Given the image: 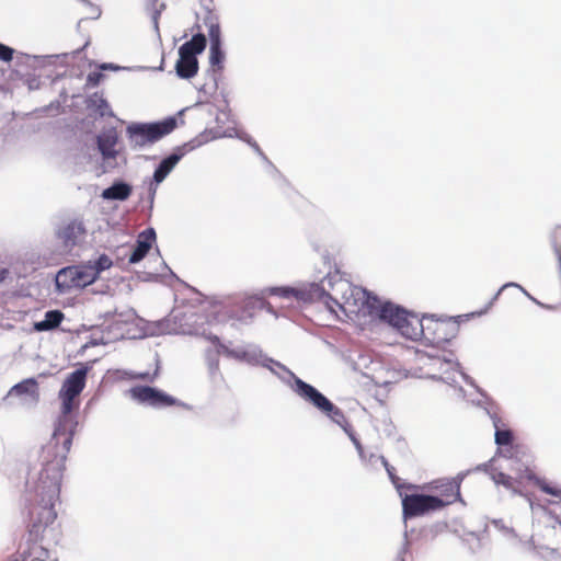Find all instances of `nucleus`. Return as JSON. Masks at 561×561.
I'll return each instance as SVG.
<instances>
[{
  "mask_svg": "<svg viewBox=\"0 0 561 561\" xmlns=\"http://www.w3.org/2000/svg\"><path fill=\"white\" fill-rule=\"evenodd\" d=\"M88 367L68 375L59 391L60 414L49 440L31 455L25 483V508L30 518V535L35 539H55L54 524L60 503L62 476L67 455L72 445L78 420L77 398L85 387Z\"/></svg>",
  "mask_w": 561,
  "mask_h": 561,
  "instance_id": "f257e3e1",
  "label": "nucleus"
},
{
  "mask_svg": "<svg viewBox=\"0 0 561 561\" xmlns=\"http://www.w3.org/2000/svg\"><path fill=\"white\" fill-rule=\"evenodd\" d=\"M345 301L350 302V310H341L346 317H366L390 325L405 339H415L424 333L423 320L404 308L379 297L371 295L366 289L354 286L353 290L344 295Z\"/></svg>",
  "mask_w": 561,
  "mask_h": 561,
  "instance_id": "f03ea898",
  "label": "nucleus"
},
{
  "mask_svg": "<svg viewBox=\"0 0 561 561\" xmlns=\"http://www.w3.org/2000/svg\"><path fill=\"white\" fill-rule=\"evenodd\" d=\"M448 325L443 322H433L428 325L423 324L424 333L416 336L424 337L432 344V348L426 352L417 353V363L421 370L420 377L440 380L449 386H455L457 377L462 378L467 383L473 386L477 391L485 397L484 392L476 386L473 379L460 370V364L455 354L450 351L440 350V346L449 342L447 334Z\"/></svg>",
  "mask_w": 561,
  "mask_h": 561,
  "instance_id": "7ed1b4c3",
  "label": "nucleus"
},
{
  "mask_svg": "<svg viewBox=\"0 0 561 561\" xmlns=\"http://www.w3.org/2000/svg\"><path fill=\"white\" fill-rule=\"evenodd\" d=\"M323 263L328 266L327 275L320 283H311L308 290L293 287H271L267 293L285 299L296 298L297 300H319L327 309L339 317V310H350L352 304L343 300L347 291L353 290V285L341 277L340 271L331 265L329 256H323Z\"/></svg>",
  "mask_w": 561,
  "mask_h": 561,
  "instance_id": "20e7f679",
  "label": "nucleus"
},
{
  "mask_svg": "<svg viewBox=\"0 0 561 561\" xmlns=\"http://www.w3.org/2000/svg\"><path fill=\"white\" fill-rule=\"evenodd\" d=\"M259 365L268 369L283 383L288 386L299 398L311 404L335 424H343L344 413L313 386L298 378L280 362L268 357L264 352Z\"/></svg>",
  "mask_w": 561,
  "mask_h": 561,
  "instance_id": "39448f33",
  "label": "nucleus"
},
{
  "mask_svg": "<svg viewBox=\"0 0 561 561\" xmlns=\"http://www.w3.org/2000/svg\"><path fill=\"white\" fill-rule=\"evenodd\" d=\"M175 127L176 118L173 116L153 123H130L126 127V136L130 147L140 150L157 142Z\"/></svg>",
  "mask_w": 561,
  "mask_h": 561,
  "instance_id": "423d86ee",
  "label": "nucleus"
},
{
  "mask_svg": "<svg viewBox=\"0 0 561 561\" xmlns=\"http://www.w3.org/2000/svg\"><path fill=\"white\" fill-rule=\"evenodd\" d=\"M206 45V36L202 33H197L179 48V59L175 64L178 77L181 79H191L197 73V55L204 51Z\"/></svg>",
  "mask_w": 561,
  "mask_h": 561,
  "instance_id": "0eeeda50",
  "label": "nucleus"
},
{
  "mask_svg": "<svg viewBox=\"0 0 561 561\" xmlns=\"http://www.w3.org/2000/svg\"><path fill=\"white\" fill-rule=\"evenodd\" d=\"M96 279V273L87 264L72 265L61 268L55 277L59 293H67L71 288H83Z\"/></svg>",
  "mask_w": 561,
  "mask_h": 561,
  "instance_id": "6e6552de",
  "label": "nucleus"
},
{
  "mask_svg": "<svg viewBox=\"0 0 561 561\" xmlns=\"http://www.w3.org/2000/svg\"><path fill=\"white\" fill-rule=\"evenodd\" d=\"M449 501H442L438 496L426 494H410L402 499L404 518L415 517L432 511H438L448 505Z\"/></svg>",
  "mask_w": 561,
  "mask_h": 561,
  "instance_id": "1a4fd4ad",
  "label": "nucleus"
},
{
  "mask_svg": "<svg viewBox=\"0 0 561 561\" xmlns=\"http://www.w3.org/2000/svg\"><path fill=\"white\" fill-rule=\"evenodd\" d=\"M130 398L151 408H164L176 403V399L150 386H135L129 389Z\"/></svg>",
  "mask_w": 561,
  "mask_h": 561,
  "instance_id": "9d476101",
  "label": "nucleus"
},
{
  "mask_svg": "<svg viewBox=\"0 0 561 561\" xmlns=\"http://www.w3.org/2000/svg\"><path fill=\"white\" fill-rule=\"evenodd\" d=\"M207 339L213 344L218 345V353H222L227 357L244 362L253 366L259 365V362L262 358L263 351L259 345L248 344L245 346L230 348L226 344L221 343L217 335H208Z\"/></svg>",
  "mask_w": 561,
  "mask_h": 561,
  "instance_id": "9b49d317",
  "label": "nucleus"
},
{
  "mask_svg": "<svg viewBox=\"0 0 561 561\" xmlns=\"http://www.w3.org/2000/svg\"><path fill=\"white\" fill-rule=\"evenodd\" d=\"M16 397L24 408H34L39 402V387L35 378H26L15 383L8 391L5 400Z\"/></svg>",
  "mask_w": 561,
  "mask_h": 561,
  "instance_id": "f8f14e48",
  "label": "nucleus"
},
{
  "mask_svg": "<svg viewBox=\"0 0 561 561\" xmlns=\"http://www.w3.org/2000/svg\"><path fill=\"white\" fill-rule=\"evenodd\" d=\"M193 148V146L190 147L188 145L178 147L171 154H169L168 157L163 158L160 161V163L158 164L153 172V183L150 184L151 198H153L156 194L157 186L165 180V178L171 173V171L185 156V153L192 150Z\"/></svg>",
  "mask_w": 561,
  "mask_h": 561,
  "instance_id": "ddd939ff",
  "label": "nucleus"
},
{
  "mask_svg": "<svg viewBox=\"0 0 561 561\" xmlns=\"http://www.w3.org/2000/svg\"><path fill=\"white\" fill-rule=\"evenodd\" d=\"M463 474L457 478H444L432 482V489L439 492V500L449 501L448 505L460 497V484Z\"/></svg>",
  "mask_w": 561,
  "mask_h": 561,
  "instance_id": "4468645a",
  "label": "nucleus"
},
{
  "mask_svg": "<svg viewBox=\"0 0 561 561\" xmlns=\"http://www.w3.org/2000/svg\"><path fill=\"white\" fill-rule=\"evenodd\" d=\"M118 142V133L116 128L110 127L104 129L96 138L98 148L103 157V160L115 159L118 151L115 149Z\"/></svg>",
  "mask_w": 561,
  "mask_h": 561,
  "instance_id": "2eb2a0df",
  "label": "nucleus"
},
{
  "mask_svg": "<svg viewBox=\"0 0 561 561\" xmlns=\"http://www.w3.org/2000/svg\"><path fill=\"white\" fill-rule=\"evenodd\" d=\"M84 232L85 229L82 221L75 219L62 225L58 229L57 236L64 243L65 248L71 249L78 243Z\"/></svg>",
  "mask_w": 561,
  "mask_h": 561,
  "instance_id": "dca6fc26",
  "label": "nucleus"
},
{
  "mask_svg": "<svg viewBox=\"0 0 561 561\" xmlns=\"http://www.w3.org/2000/svg\"><path fill=\"white\" fill-rule=\"evenodd\" d=\"M194 110L197 112V116L199 118H204L206 116L215 118L216 126L206 129L204 135L209 134L213 139V130L219 128L220 130H226L222 128V125L228 121L229 114L225 111H219L215 105L209 103H198L194 106Z\"/></svg>",
  "mask_w": 561,
  "mask_h": 561,
  "instance_id": "f3484780",
  "label": "nucleus"
},
{
  "mask_svg": "<svg viewBox=\"0 0 561 561\" xmlns=\"http://www.w3.org/2000/svg\"><path fill=\"white\" fill-rule=\"evenodd\" d=\"M156 241V231L153 228H147L137 238L136 245L129 256V263L135 264L140 262L148 251L151 249L152 243Z\"/></svg>",
  "mask_w": 561,
  "mask_h": 561,
  "instance_id": "a211bd4d",
  "label": "nucleus"
},
{
  "mask_svg": "<svg viewBox=\"0 0 561 561\" xmlns=\"http://www.w3.org/2000/svg\"><path fill=\"white\" fill-rule=\"evenodd\" d=\"M222 137H227V138L236 137V138L241 139L242 141L249 144L255 150V152H257L261 157H263L265 159V156L261 151L259 145L247 133L239 131L236 127H227L226 130H220L219 128L213 130V139H218V138H222Z\"/></svg>",
  "mask_w": 561,
  "mask_h": 561,
  "instance_id": "6ab92c4d",
  "label": "nucleus"
},
{
  "mask_svg": "<svg viewBox=\"0 0 561 561\" xmlns=\"http://www.w3.org/2000/svg\"><path fill=\"white\" fill-rule=\"evenodd\" d=\"M131 194V186L123 181H116L103 190L101 197L106 201H126Z\"/></svg>",
  "mask_w": 561,
  "mask_h": 561,
  "instance_id": "aec40b11",
  "label": "nucleus"
},
{
  "mask_svg": "<svg viewBox=\"0 0 561 561\" xmlns=\"http://www.w3.org/2000/svg\"><path fill=\"white\" fill-rule=\"evenodd\" d=\"M64 320V313L60 310H49L45 313L43 320L34 323L36 332L50 331L59 327Z\"/></svg>",
  "mask_w": 561,
  "mask_h": 561,
  "instance_id": "412c9836",
  "label": "nucleus"
},
{
  "mask_svg": "<svg viewBox=\"0 0 561 561\" xmlns=\"http://www.w3.org/2000/svg\"><path fill=\"white\" fill-rule=\"evenodd\" d=\"M491 479L496 485H503L506 490L511 491L513 494H520L516 483V479L504 473L497 468H492L491 470Z\"/></svg>",
  "mask_w": 561,
  "mask_h": 561,
  "instance_id": "4be33fe9",
  "label": "nucleus"
},
{
  "mask_svg": "<svg viewBox=\"0 0 561 561\" xmlns=\"http://www.w3.org/2000/svg\"><path fill=\"white\" fill-rule=\"evenodd\" d=\"M87 105L91 110H95L100 116H114V113L112 112L110 104L98 92L93 93L89 96L87 101Z\"/></svg>",
  "mask_w": 561,
  "mask_h": 561,
  "instance_id": "5701e85b",
  "label": "nucleus"
},
{
  "mask_svg": "<svg viewBox=\"0 0 561 561\" xmlns=\"http://www.w3.org/2000/svg\"><path fill=\"white\" fill-rule=\"evenodd\" d=\"M493 425L495 427V444L500 447L502 446H511L513 442V434L510 430H502L499 426L500 420L495 416H492Z\"/></svg>",
  "mask_w": 561,
  "mask_h": 561,
  "instance_id": "b1692460",
  "label": "nucleus"
},
{
  "mask_svg": "<svg viewBox=\"0 0 561 561\" xmlns=\"http://www.w3.org/2000/svg\"><path fill=\"white\" fill-rule=\"evenodd\" d=\"M22 561H48L49 559V551L42 547L34 545L32 548L28 549V551H23Z\"/></svg>",
  "mask_w": 561,
  "mask_h": 561,
  "instance_id": "393cba45",
  "label": "nucleus"
},
{
  "mask_svg": "<svg viewBox=\"0 0 561 561\" xmlns=\"http://www.w3.org/2000/svg\"><path fill=\"white\" fill-rule=\"evenodd\" d=\"M87 266H90L92 270H94L98 278L101 272L112 266V260L106 254H102L96 260L89 261Z\"/></svg>",
  "mask_w": 561,
  "mask_h": 561,
  "instance_id": "a878e982",
  "label": "nucleus"
},
{
  "mask_svg": "<svg viewBox=\"0 0 561 561\" xmlns=\"http://www.w3.org/2000/svg\"><path fill=\"white\" fill-rule=\"evenodd\" d=\"M225 60V51L222 50L221 44L210 45L209 47V62L211 66L222 68Z\"/></svg>",
  "mask_w": 561,
  "mask_h": 561,
  "instance_id": "bb28decb",
  "label": "nucleus"
},
{
  "mask_svg": "<svg viewBox=\"0 0 561 561\" xmlns=\"http://www.w3.org/2000/svg\"><path fill=\"white\" fill-rule=\"evenodd\" d=\"M216 346V351H211V350H208L206 352V363H207V367H208V370H209V374L211 376H215L216 374L219 373V354L218 353V345L217 344H214Z\"/></svg>",
  "mask_w": 561,
  "mask_h": 561,
  "instance_id": "cd10ccee",
  "label": "nucleus"
},
{
  "mask_svg": "<svg viewBox=\"0 0 561 561\" xmlns=\"http://www.w3.org/2000/svg\"><path fill=\"white\" fill-rule=\"evenodd\" d=\"M136 313L133 309H128L122 311L119 313L115 312L113 314V325L119 328L121 324H127L135 321Z\"/></svg>",
  "mask_w": 561,
  "mask_h": 561,
  "instance_id": "c85d7f7f",
  "label": "nucleus"
},
{
  "mask_svg": "<svg viewBox=\"0 0 561 561\" xmlns=\"http://www.w3.org/2000/svg\"><path fill=\"white\" fill-rule=\"evenodd\" d=\"M136 313L133 309H128L122 311L119 313L115 312L113 314V325L119 328L121 324H127L135 321Z\"/></svg>",
  "mask_w": 561,
  "mask_h": 561,
  "instance_id": "c756f323",
  "label": "nucleus"
},
{
  "mask_svg": "<svg viewBox=\"0 0 561 561\" xmlns=\"http://www.w3.org/2000/svg\"><path fill=\"white\" fill-rule=\"evenodd\" d=\"M210 45L221 44V32L218 23L210 22L208 25Z\"/></svg>",
  "mask_w": 561,
  "mask_h": 561,
  "instance_id": "7c9ffc66",
  "label": "nucleus"
},
{
  "mask_svg": "<svg viewBox=\"0 0 561 561\" xmlns=\"http://www.w3.org/2000/svg\"><path fill=\"white\" fill-rule=\"evenodd\" d=\"M518 542L520 543L522 546V549L526 552H529L536 557H543L545 554L542 553L541 550L538 549V546L535 543L534 539L533 538H529L528 540H518Z\"/></svg>",
  "mask_w": 561,
  "mask_h": 561,
  "instance_id": "2f4dec72",
  "label": "nucleus"
},
{
  "mask_svg": "<svg viewBox=\"0 0 561 561\" xmlns=\"http://www.w3.org/2000/svg\"><path fill=\"white\" fill-rule=\"evenodd\" d=\"M337 425L341 426L345 431V433L348 435V437L353 442L354 446L356 447L359 456L363 457V447H362L359 440L354 435V433L348 428V424L346 422V419L344 417L343 424H337Z\"/></svg>",
  "mask_w": 561,
  "mask_h": 561,
  "instance_id": "473e14b6",
  "label": "nucleus"
},
{
  "mask_svg": "<svg viewBox=\"0 0 561 561\" xmlns=\"http://www.w3.org/2000/svg\"><path fill=\"white\" fill-rule=\"evenodd\" d=\"M14 49L0 43V60L9 62L13 59Z\"/></svg>",
  "mask_w": 561,
  "mask_h": 561,
  "instance_id": "72a5a7b5",
  "label": "nucleus"
},
{
  "mask_svg": "<svg viewBox=\"0 0 561 561\" xmlns=\"http://www.w3.org/2000/svg\"><path fill=\"white\" fill-rule=\"evenodd\" d=\"M508 287H511V288L516 287V288L520 289V290H522V291H523L527 297H529L530 299H533L536 304L540 305V304H539L536 299H534V298H533V297H531V296H530V295H529V294H528V293H527V291H526V290H525V289H524L519 284H517V283H513V282H510V283L504 284V285L499 289V291L496 293V295H495L494 299H496V298L500 296V294H501L504 289H506V288H508Z\"/></svg>",
  "mask_w": 561,
  "mask_h": 561,
  "instance_id": "f704fd0d",
  "label": "nucleus"
},
{
  "mask_svg": "<svg viewBox=\"0 0 561 561\" xmlns=\"http://www.w3.org/2000/svg\"><path fill=\"white\" fill-rule=\"evenodd\" d=\"M540 489L547 494H550L553 496H561V489H559L558 486L550 485L548 483H543L540 485Z\"/></svg>",
  "mask_w": 561,
  "mask_h": 561,
  "instance_id": "c9c22d12",
  "label": "nucleus"
},
{
  "mask_svg": "<svg viewBox=\"0 0 561 561\" xmlns=\"http://www.w3.org/2000/svg\"><path fill=\"white\" fill-rule=\"evenodd\" d=\"M103 78V75L99 71L90 72L87 77L88 84L95 87L100 83L101 79Z\"/></svg>",
  "mask_w": 561,
  "mask_h": 561,
  "instance_id": "e433bc0d",
  "label": "nucleus"
},
{
  "mask_svg": "<svg viewBox=\"0 0 561 561\" xmlns=\"http://www.w3.org/2000/svg\"><path fill=\"white\" fill-rule=\"evenodd\" d=\"M492 468H496L494 466V460H491V461L485 462V463L478 465L474 468V471H485V472H488L491 476Z\"/></svg>",
  "mask_w": 561,
  "mask_h": 561,
  "instance_id": "4c0bfd02",
  "label": "nucleus"
},
{
  "mask_svg": "<svg viewBox=\"0 0 561 561\" xmlns=\"http://www.w3.org/2000/svg\"><path fill=\"white\" fill-rule=\"evenodd\" d=\"M408 550H409V542L405 539L404 542H403L402 548L400 549V551L398 553V557H397L396 561H405L404 556L408 552Z\"/></svg>",
  "mask_w": 561,
  "mask_h": 561,
  "instance_id": "58836bf2",
  "label": "nucleus"
},
{
  "mask_svg": "<svg viewBox=\"0 0 561 561\" xmlns=\"http://www.w3.org/2000/svg\"><path fill=\"white\" fill-rule=\"evenodd\" d=\"M501 531L508 539H517V535L515 534L514 529L506 525H505V528H502Z\"/></svg>",
  "mask_w": 561,
  "mask_h": 561,
  "instance_id": "ea45409f",
  "label": "nucleus"
},
{
  "mask_svg": "<svg viewBox=\"0 0 561 561\" xmlns=\"http://www.w3.org/2000/svg\"><path fill=\"white\" fill-rule=\"evenodd\" d=\"M249 305H252L253 308L255 305H257L260 308L266 307L270 312H273L272 307L270 305H266L263 300H260V299L251 300L248 302V306Z\"/></svg>",
  "mask_w": 561,
  "mask_h": 561,
  "instance_id": "a19ab883",
  "label": "nucleus"
},
{
  "mask_svg": "<svg viewBox=\"0 0 561 561\" xmlns=\"http://www.w3.org/2000/svg\"><path fill=\"white\" fill-rule=\"evenodd\" d=\"M538 549L541 550L542 553L545 554L542 558H551L556 552L554 549L545 546H538Z\"/></svg>",
  "mask_w": 561,
  "mask_h": 561,
  "instance_id": "79ce46f5",
  "label": "nucleus"
},
{
  "mask_svg": "<svg viewBox=\"0 0 561 561\" xmlns=\"http://www.w3.org/2000/svg\"><path fill=\"white\" fill-rule=\"evenodd\" d=\"M381 461H382V463H383V466H385V468H386V470H387V472H388V474H389L390 479H391V480L393 481V483H394V482H396V481H394V474H393V472H392V471H393V468L389 466L388 461H387L383 457H381Z\"/></svg>",
  "mask_w": 561,
  "mask_h": 561,
  "instance_id": "37998d69",
  "label": "nucleus"
},
{
  "mask_svg": "<svg viewBox=\"0 0 561 561\" xmlns=\"http://www.w3.org/2000/svg\"><path fill=\"white\" fill-rule=\"evenodd\" d=\"M159 16H160V11L156 10L152 14V22H153V26H154L156 31H159Z\"/></svg>",
  "mask_w": 561,
  "mask_h": 561,
  "instance_id": "c03bdc74",
  "label": "nucleus"
},
{
  "mask_svg": "<svg viewBox=\"0 0 561 561\" xmlns=\"http://www.w3.org/2000/svg\"><path fill=\"white\" fill-rule=\"evenodd\" d=\"M156 376H157V373H154L152 377L150 376L149 373H141V374L135 375V378L153 380Z\"/></svg>",
  "mask_w": 561,
  "mask_h": 561,
  "instance_id": "a18cd8bd",
  "label": "nucleus"
},
{
  "mask_svg": "<svg viewBox=\"0 0 561 561\" xmlns=\"http://www.w3.org/2000/svg\"><path fill=\"white\" fill-rule=\"evenodd\" d=\"M100 69H102V70H108V69H111V70H118L119 67L114 65V64H102L100 66Z\"/></svg>",
  "mask_w": 561,
  "mask_h": 561,
  "instance_id": "49530a36",
  "label": "nucleus"
},
{
  "mask_svg": "<svg viewBox=\"0 0 561 561\" xmlns=\"http://www.w3.org/2000/svg\"><path fill=\"white\" fill-rule=\"evenodd\" d=\"M493 525L500 531L502 530V528H505V525H504L503 520H501V519H494Z\"/></svg>",
  "mask_w": 561,
  "mask_h": 561,
  "instance_id": "de8ad7c7",
  "label": "nucleus"
},
{
  "mask_svg": "<svg viewBox=\"0 0 561 561\" xmlns=\"http://www.w3.org/2000/svg\"><path fill=\"white\" fill-rule=\"evenodd\" d=\"M248 318H249V319H243V320H242V321L244 322V324H248V323L250 322V320H251L252 316H249Z\"/></svg>",
  "mask_w": 561,
  "mask_h": 561,
  "instance_id": "09e8293b",
  "label": "nucleus"
},
{
  "mask_svg": "<svg viewBox=\"0 0 561 561\" xmlns=\"http://www.w3.org/2000/svg\"><path fill=\"white\" fill-rule=\"evenodd\" d=\"M459 392H460V394H461L462 397H465V391H463V389H462V388H459Z\"/></svg>",
  "mask_w": 561,
  "mask_h": 561,
  "instance_id": "8fccbe9b",
  "label": "nucleus"
},
{
  "mask_svg": "<svg viewBox=\"0 0 561 561\" xmlns=\"http://www.w3.org/2000/svg\"><path fill=\"white\" fill-rule=\"evenodd\" d=\"M50 561H57V559L55 558V559H53V560H50Z\"/></svg>",
  "mask_w": 561,
  "mask_h": 561,
  "instance_id": "3c124183",
  "label": "nucleus"
}]
</instances>
